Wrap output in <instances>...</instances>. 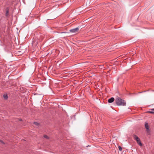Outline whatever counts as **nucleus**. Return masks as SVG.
<instances>
[{"label": "nucleus", "mask_w": 154, "mask_h": 154, "mask_svg": "<svg viewBox=\"0 0 154 154\" xmlns=\"http://www.w3.org/2000/svg\"><path fill=\"white\" fill-rule=\"evenodd\" d=\"M115 101L117 105L118 106L124 105V100L119 97H116Z\"/></svg>", "instance_id": "1"}, {"label": "nucleus", "mask_w": 154, "mask_h": 154, "mask_svg": "<svg viewBox=\"0 0 154 154\" xmlns=\"http://www.w3.org/2000/svg\"><path fill=\"white\" fill-rule=\"evenodd\" d=\"M134 139L136 140L137 143L140 146H142V143H141L140 139L136 135H134Z\"/></svg>", "instance_id": "2"}, {"label": "nucleus", "mask_w": 154, "mask_h": 154, "mask_svg": "<svg viewBox=\"0 0 154 154\" xmlns=\"http://www.w3.org/2000/svg\"><path fill=\"white\" fill-rule=\"evenodd\" d=\"M145 126L147 132L148 133H149L150 132V130L149 128L148 124L146 122L145 123Z\"/></svg>", "instance_id": "3"}, {"label": "nucleus", "mask_w": 154, "mask_h": 154, "mask_svg": "<svg viewBox=\"0 0 154 154\" xmlns=\"http://www.w3.org/2000/svg\"><path fill=\"white\" fill-rule=\"evenodd\" d=\"M79 30V29L78 28H76L75 29H72L70 30V32L73 33H75L78 32Z\"/></svg>", "instance_id": "4"}, {"label": "nucleus", "mask_w": 154, "mask_h": 154, "mask_svg": "<svg viewBox=\"0 0 154 154\" xmlns=\"http://www.w3.org/2000/svg\"><path fill=\"white\" fill-rule=\"evenodd\" d=\"M114 100L115 99L114 98L111 97L108 100V102L109 103H111L113 102L114 101Z\"/></svg>", "instance_id": "5"}, {"label": "nucleus", "mask_w": 154, "mask_h": 154, "mask_svg": "<svg viewBox=\"0 0 154 154\" xmlns=\"http://www.w3.org/2000/svg\"><path fill=\"white\" fill-rule=\"evenodd\" d=\"M8 13H9V10L8 8L6 9V13L5 14V15L6 16L8 17Z\"/></svg>", "instance_id": "6"}, {"label": "nucleus", "mask_w": 154, "mask_h": 154, "mask_svg": "<svg viewBox=\"0 0 154 154\" xmlns=\"http://www.w3.org/2000/svg\"><path fill=\"white\" fill-rule=\"evenodd\" d=\"M3 97L5 99H7L8 98V95L7 94H4Z\"/></svg>", "instance_id": "7"}, {"label": "nucleus", "mask_w": 154, "mask_h": 154, "mask_svg": "<svg viewBox=\"0 0 154 154\" xmlns=\"http://www.w3.org/2000/svg\"><path fill=\"white\" fill-rule=\"evenodd\" d=\"M119 149L120 151H121L122 150V148L120 146H119Z\"/></svg>", "instance_id": "8"}, {"label": "nucleus", "mask_w": 154, "mask_h": 154, "mask_svg": "<svg viewBox=\"0 0 154 154\" xmlns=\"http://www.w3.org/2000/svg\"><path fill=\"white\" fill-rule=\"evenodd\" d=\"M34 124L35 125H39V123H38L37 122H34Z\"/></svg>", "instance_id": "9"}, {"label": "nucleus", "mask_w": 154, "mask_h": 154, "mask_svg": "<svg viewBox=\"0 0 154 154\" xmlns=\"http://www.w3.org/2000/svg\"><path fill=\"white\" fill-rule=\"evenodd\" d=\"M44 137L47 139H48L49 138V137H48V136L46 135H45L44 136Z\"/></svg>", "instance_id": "10"}, {"label": "nucleus", "mask_w": 154, "mask_h": 154, "mask_svg": "<svg viewBox=\"0 0 154 154\" xmlns=\"http://www.w3.org/2000/svg\"><path fill=\"white\" fill-rule=\"evenodd\" d=\"M149 112L150 113L154 114V112H153V111H149V112Z\"/></svg>", "instance_id": "11"}, {"label": "nucleus", "mask_w": 154, "mask_h": 154, "mask_svg": "<svg viewBox=\"0 0 154 154\" xmlns=\"http://www.w3.org/2000/svg\"><path fill=\"white\" fill-rule=\"evenodd\" d=\"M0 141L2 143H3L4 144V143L2 141Z\"/></svg>", "instance_id": "12"}, {"label": "nucleus", "mask_w": 154, "mask_h": 154, "mask_svg": "<svg viewBox=\"0 0 154 154\" xmlns=\"http://www.w3.org/2000/svg\"><path fill=\"white\" fill-rule=\"evenodd\" d=\"M151 110H154V109H152Z\"/></svg>", "instance_id": "13"}]
</instances>
